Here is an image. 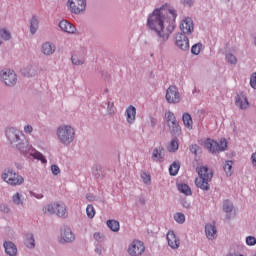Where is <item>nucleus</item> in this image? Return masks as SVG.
I'll list each match as a JSON object with an SVG mask.
<instances>
[{
    "label": "nucleus",
    "instance_id": "obj_35",
    "mask_svg": "<svg viewBox=\"0 0 256 256\" xmlns=\"http://www.w3.org/2000/svg\"><path fill=\"white\" fill-rule=\"evenodd\" d=\"M179 169H181V164H179V162H174L169 168L170 175H177V173H179Z\"/></svg>",
    "mask_w": 256,
    "mask_h": 256
},
{
    "label": "nucleus",
    "instance_id": "obj_25",
    "mask_svg": "<svg viewBox=\"0 0 256 256\" xmlns=\"http://www.w3.org/2000/svg\"><path fill=\"white\" fill-rule=\"evenodd\" d=\"M182 121H183L184 127H186V129H188V131H192V129H193V118L191 117V114L184 113L182 115Z\"/></svg>",
    "mask_w": 256,
    "mask_h": 256
},
{
    "label": "nucleus",
    "instance_id": "obj_26",
    "mask_svg": "<svg viewBox=\"0 0 256 256\" xmlns=\"http://www.w3.org/2000/svg\"><path fill=\"white\" fill-rule=\"evenodd\" d=\"M39 31V17L38 16H32L30 19V33L31 35H35Z\"/></svg>",
    "mask_w": 256,
    "mask_h": 256
},
{
    "label": "nucleus",
    "instance_id": "obj_21",
    "mask_svg": "<svg viewBox=\"0 0 256 256\" xmlns=\"http://www.w3.org/2000/svg\"><path fill=\"white\" fill-rule=\"evenodd\" d=\"M205 234L207 239L211 241H213V239H217V227H215V223L206 224Z\"/></svg>",
    "mask_w": 256,
    "mask_h": 256
},
{
    "label": "nucleus",
    "instance_id": "obj_19",
    "mask_svg": "<svg viewBox=\"0 0 256 256\" xmlns=\"http://www.w3.org/2000/svg\"><path fill=\"white\" fill-rule=\"evenodd\" d=\"M235 105L244 111L249 109V99L247 98V95L243 93L238 94L235 98Z\"/></svg>",
    "mask_w": 256,
    "mask_h": 256
},
{
    "label": "nucleus",
    "instance_id": "obj_41",
    "mask_svg": "<svg viewBox=\"0 0 256 256\" xmlns=\"http://www.w3.org/2000/svg\"><path fill=\"white\" fill-rule=\"evenodd\" d=\"M140 177L145 185H151V175L149 173L142 172Z\"/></svg>",
    "mask_w": 256,
    "mask_h": 256
},
{
    "label": "nucleus",
    "instance_id": "obj_8",
    "mask_svg": "<svg viewBox=\"0 0 256 256\" xmlns=\"http://www.w3.org/2000/svg\"><path fill=\"white\" fill-rule=\"evenodd\" d=\"M66 7L73 15H81L87 10V0H67Z\"/></svg>",
    "mask_w": 256,
    "mask_h": 256
},
{
    "label": "nucleus",
    "instance_id": "obj_3",
    "mask_svg": "<svg viewBox=\"0 0 256 256\" xmlns=\"http://www.w3.org/2000/svg\"><path fill=\"white\" fill-rule=\"evenodd\" d=\"M77 138V132L75 127L70 124H62L56 128V139L60 145L64 147H70L75 143Z\"/></svg>",
    "mask_w": 256,
    "mask_h": 256
},
{
    "label": "nucleus",
    "instance_id": "obj_39",
    "mask_svg": "<svg viewBox=\"0 0 256 256\" xmlns=\"http://www.w3.org/2000/svg\"><path fill=\"white\" fill-rule=\"evenodd\" d=\"M223 211L225 213H231L233 211V203L229 200L223 202Z\"/></svg>",
    "mask_w": 256,
    "mask_h": 256
},
{
    "label": "nucleus",
    "instance_id": "obj_43",
    "mask_svg": "<svg viewBox=\"0 0 256 256\" xmlns=\"http://www.w3.org/2000/svg\"><path fill=\"white\" fill-rule=\"evenodd\" d=\"M93 238L95 241H97V243H103V241H105V234L101 232H95L93 234Z\"/></svg>",
    "mask_w": 256,
    "mask_h": 256
},
{
    "label": "nucleus",
    "instance_id": "obj_38",
    "mask_svg": "<svg viewBox=\"0 0 256 256\" xmlns=\"http://www.w3.org/2000/svg\"><path fill=\"white\" fill-rule=\"evenodd\" d=\"M225 59L230 65H237V57L233 53H226Z\"/></svg>",
    "mask_w": 256,
    "mask_h": 256
},
{
    "label": "nucleus",
    "instance_id": "obj_7",
    "mask_svg": "<svg viewBox=\"0 0 256 256\" xmlns=\"http://www.w3.org/2000/svg\"><path fill=\"white\" fill-rule=\"evenodd\" d=\"M203 146L210 151V153H221L227 151V139L221 138L219 142L207 138L203 141Z\"/></svg>",
    "mask_w": 256,
    "mask_h": 256
},
{
    "label": "nucleus",
    "instance_id": "obj_24",
    "mask_svg": "<svg viewBox=\"0 0 256 256\" xmlns=\"http://www.w3.org/2000/svg\"><path fill=\"white\" fill-rule=\"evenodd\" d=\"M12 203L16 207H25V196L21 192H16L12 195Z\"/></svg>",
    "mask_w": 256,
    "mask_h": 256
},
{
    "label": "nucleus",
    "instance_id": "obj_1",
    "mask_svg": "<svg viewBox=\"0 0 256 256\" xmlns=\"http://www.w3.org/2000/svg\"><path fill=\"white\" fill-rule=\"evenodd\" d=\"M177 11L169 5L164 4L148 16L147 27L155 31L162 41H168L171 33L175 31Z\"/></svg>",
    "mask_w": 256,
    "mask_h": 256
},
{
    "label": "nucleus",
    "instance_id": "obj_34",
    "mask_svg": "<svg viewBox=\"0 0 256 256\" xmlns=\"http://www.w3.org/2000/svg\"><path fill=\"white\" fill-rule=\"evenodd\" d=\"M0 38L2 41H11V31H9L7 28H1Z\"/></svg>",
    "mask_w": 256,
    "mask_h": 256
},
{
    "label": "nucleus",
    "instance_id": "obj_16",
    "mask_svg": "<svg viewBox=\"0 0 256 256\" xmlns=\"http://www.w3.org/2000/svg\"><path fill=\"white\" fill-rule=\"evenodd\" d=\"M167 243L171 249H179L181 245V239L178 238L177 234L173 230H169L166 235Z\"/></svg>",
    "mask_w": 256,
    "mask_h": 256
},
{
    "label": "nucleus",
    "instance_id": "obj_37",
    "mask_svg": "<svg viewBox=\"0 0 256 256\" xmlns=\"http://www.w3.org/2000/svg\"><path fill=\"white\" fill-rule=\"evenodd\" d=\"M203 51V44L202 43H197L194 44L191 48V53L192 55H199Z\"/></svg>",
    "mask_w": 256,
    "mask_h": 256
},
{
    "label": "nucleus",
    "instance_id": "obj_6",
    "mask_svg": "<svg viewBox=\"0 0 256 256\" xmlns=\"http://www.w3.org/2000/svg\"><path fill=\"white\" fill-rule=\"evenodd\" d=\"M164 119L166 121V125L171 133L172 137H181L183 131L181 130V125H179V121H177V117L171 111H166L164 115Z\"/></svg>",
    "mask_w": 256,
    "mask_h": 256
},
{
    "label": "nucleus",
    "instance_id": "obj_20",
    "mask_svg": "<svg viewBox=\"0 0 256 256\" xmlns=\"http://www.w3.org/2000/svg\"><path fill=\"white\" fill-rule=\"evenodd\" d=\"M163 159H165V150L163 147L154 148L152 151V161L162 163Z\"/></svg>",
    "mask_w": 256,
    "mask_h": 256
},
{
    "label": "nucleus",
    "instance_id": "obj_54",
    "mask_svg": "<svg viewBox=\"0 0 256 256\" xmlns=\"http://www.w3.org/2000/svg\"><path fill=\"white\" fill-rule=\"evenodd\" d=\"M0 45H3V40L1 37H0Z\"/></svg>",
    "mask_w": 256,
    "mask_h": 256
},
{
    "label": "nucleus",
    "instance_id": "obj_52",
    "mask_svg": "<svg viewBox=\"0 0 256 256\" xmlns=\"http://www.w3.org/2000/svg\"><path fill=\"white\" fill-rule=\"evenodd\" d=\"M251 161H252L253 167H256V152H254V153L251 155Z\"/></svg>",
    "mask_w": 256,
    "mask_h": 256
},
{
    "label": "nucleus",
    "instance_id": "obj_18",
    "mask_svg": "<svg viewBox=\"0 0 256 256\" xmlns=\"http://www.w3.org/2000/svg\"><path fill=\"white\" fill-rule=\"evenodd\" d=\"M41 53L45 55V57H51V55L55 54V51H57V46H55L52 42H44L41 45Z\"/></svg>",
    "mask_w": 256,
    "mask_h": 256
},
{
    "label": "nucleus",
    "instance_id": "obj_50",
    "mask_svg": "<svg viewBox=\"0 0 256 256\" xmlns=\"http://www.w3.org/2000/svg\"><path fill=\"white\" fill-rule=\"evenodd\" d=\"M31 197H34L35 199H43V194L36 193V192H30Z\"/></svg>",
    "mask_w": 256,
    "mask_h": 256
},
{
    "label": "nucleus",
    "instance_id": "obj_48",
    "mask_svg": "<svg viewBox=\"0 0 256 256\" xmlns=\"http://www.w3.org/2000/svg\"><path fill=\"white\" fill-rule=\"evenodd\" d=\"M191 153H194V155H197V151H199V146L197 144H193L190 146Z\"/></svg>",
    "mask_w": 256,
    "mask_h": 256
},
{
    "label": "nucleus",
    "instance_id": "obj_27",
    "mask_svg": "<svg viewBox=\"0 0 256 256\" xmlns=\"http://www.w3.org/2000/svg\"><path fill=\"white\" fill-rule=\"evenodd\" d=\"M24 245L28 249H35V237L33 236V234L28 233L24 236Z\"/></svg>",
    "mask_w": 256,
    "mask_h": 256
},
{
    "label": "nucleus",
    "instance_id": "obj_12",
    "mask_svg": "<svg viewBox=\"0 0 256 256\" xmlns=\"http://www.w3.org/2000/svg\"><path fill=\"white\" fill-rule=\"evenodd\" d=\"M74 240L75 233H73V230L69 226H64L60 229V243H73Z\"/></svg>",
    "mask_w": 256,
    "mask_h": 256
},
{
    "label": "nucleus",
    "instance_id": "obj_53",
    "mask_svg": "<svg viewBox=\"0 0 256 256\" xmlns=\"http://www.w3.org/2000/svg\"><path fill=\"white\" fill-rule=\"evenodd\" d=\"M86 199L90 201V203H92L93 201H95V196H93L92 194H87Z\"/></svg>",
    "mask_w": 256,
    "mask_h": 256
},
{
    "label": "nucleus",
    "instance_id": "obj_36",
    "mask_svg": "<svg viewBox=\"0 0 256 256\" xmlns=\"http://www.w3.org/2000/svg\"><path fill=\"white\" fill-rule=\"evenodd\" d=\"M173 219L179 225H183V223H185V214H183L181 212H177L174 214Z\"/></svg>",
    "mask_w": 256,
    "mask_h": 256
},
{
    "label": "nucleus",
    "instance_id": "obj_51",
    "mask_svg": "<svg viewBox=\"0 0 256 256\" xmlns=\"http://www.w3.org/2000/svg\"><path fill=\"white\" fill-rule=\"evenodd\" d=\"M182 4H184L187 7H191L193 5L194 0H180Z\"/></svg>",
    "mask_w": 256,
    "mask_h": 256
},
{
    "label": "nucleus",
    "instance_id": "obj_15",
    "mask_svg": "<svg viewBox=\"0 0 256 256\" xmlns=\"http://www.w3.org/2000/svg\"><path fill=\"white\" fill-rule=\"evenodd\" d=\"M124 117L128 125H134L137 121V108L133 105L128 106L124 112Z\"/></svg>",
    "mask_w": 256,
    "mask_h": 256
},
{
    "label": "nucleus",
    "instance_id": "obj_4",
    "mask_svg": "<svg viewBox=\"0 0 256 256\" xmlns=\"http://www.w3.org/2000/svg\"><path fill=\"white\" fill-rule=\"evenodd\" d=\"M198 177L195 180V185L202 191H209V182L213 179V171L207 166H199L196 168Z\"/></svg>",
    "mask_w": 256,
    "mask_h": 256
},
{
    "label": "nucleus",
    "instance_id": "obj_28",
    "mask_svg": "<svg viewBox=\"0 0 256 256\" xmlns=\"http://www.w3.org/2000/svg\"><path fill=\"white\" fill-rule=\"evenodd\" d=\"M71 62L76 66L85 65V56L79 53H74L71 57Z\"/></svg>",
    "mask_w": 256,
    "mask_h": 256
},
{
    "label": "nucleus",
    "instance_id": "obj_13",
    "mask_svg": "<svg viewBox=\"0 0 256 256\" xmlns=\"http://www.w3.org/2000/svg\"><path fill=\"white\" fill-rule=\"evenodd\" d=\"M180 30L184 35H191L195 31V24L191 17H185L180 22Z\"/></svg>",
    "mask_w": 256,
    "mask_h": 256
},
{
    "label": "nucleus",
    "instance_id": "obj_31",
    "mask_svg": "<svg viewBox=\"0 0 256 256\" xmlns=\"http://www.w3.org/2000/svg\"><path fill=\"white\" fill-rule=\"evenodd\" d=\"M177 189L180 193H183V195L189 196L192 195L191 187L189 185L180 183L177 185Z\"/></svg>",
    "mask_w": 256,
    "mask_h": 256
},
{
    "label": "nucleus",
    "instance_id": "obj_30",
    "mask_svg": "<svg viewBox=\"0 0 256 256\" xmlns=\"http://www.w3.org/2000/svg\"><path fill=\"white\" fill-rule=\"evenodd\" d=\"M106 224L108 229H110V231H113L114 233H119V229H121V225L119 224V221L108 220Z\"/></svg>",
    "mask_w": 256,
    "mask_h": 256
},
{
    "label": "nucleus",
    "instance_id": "obj_44",
    "mask_svg": "<svg viewBox=\"0 0 256 256\" xmlns=\"http://www.w3.org/2000/svg\"><path fill=\"white\" fill-rule=\"evenodd\" d=\"M246 245H248L249 247H253V245H256L255 236H247L246 237Z\"/></svg>",
    "mask_w": 256,
    "mask_h": 256
},
{
    "label": "nucleus",
    "instance_id": "obj_55",
    "mask_svg": "<svg viewBox=\"0 0 256 256\" xmlns=\"http://www.w3.org/2000/svg\"><path fill=\"white\" fill-rule=\"evenodd\" d=\"M17 169H21L19 166H17Z\"/></svg>",
    "mask_w": 256,
    "mask_h": 256
},
{
    "label": "nucleus",
    "instance_id": "obj_23",
    "mask_svg": "<svg viewBox=\"0 0 256 256\" xmlns=\"http://www.w3.org/2000/svg\"><path fill=\"white\" fill-rule=\"evenodd\" d=\"M3 247L5 249L6 255L17 256V245L11 241H4Z\"/></svg>",
    "mask_w": 256,
    "mask_h": 256
},
{
    "label": "nucleus",
    "instance_id": "obj_22",
    "mask_svg": "<svg viewBox=\"0 0 256 256\" xmlns=\"http://www.w3.org/2000/svg\"><path fill=\"white\" fill-rule=\"evenodd\" d=\"M57 217H61L62 219L67 218L68 212H67V206L63 202H56V208L55 213Z\"/></svg>",
    "mask_w": 256,
    "mask_h": 256
},
{
    "label": "nucleus",
    "instance_id": "obj_42",
    "mask_svg": "<svg viewBox=\"0 0 256 256\" xmlns=\"http://www.w3.org/2000/svg\"><path fill=\"white\" fill-rule=\"evenodd\" d=\"M115 111H117V109L115 108V104L112 101H108L107 102L108 115H115Z\"/></svg>",
    "mask_w": 256,
    "mask_h": 256
},
{
    "label": "nucleus",
    "instance_id": "obj_17",
    "mask_svg": "<svg viewBox=\"0 0 256 256\" xmlns=\"http://www.w3.org/2000/svg\"><path fill=\"white\" fill-rule=\"evenodd\" d=\"M58 27L64 33H68V35H75L77 33V27L73 25V23L69 22L68 20H61L58 24Z\"/></svg>",
    "mask_w": 256,
    "mask_h": 256
},
{
    "label": "nucleus",
    "instance_id": "obj_46",
    "mask_svg": "<svg viewBox=\"0 0 256 256\" xmlns=\"http://www.w3.org/2000/svg\"><path fill=\"white\" fill-rule=\"evenodd\" d=\"M51 171H52V174L57 176V175H60L61 174V168H59V166L53 164L51 166Z\"/></svg>",
    "mask_w": 256,
    "mask_h": 256
},
{
    "label": "nucleus",
    "instance_id": "obj_5",
    "mask_svg": "<svg viewBox=\"0 0 256 256\" xmlns=\"http://www.w3.org/2000/svg\"><path fill=\"white\" fill-rule=\"evenodd\" d=\"M1 179L11 187H19L25 183V178L19 173H16L13 168L4 169L1 174Z\"/></svg>",
    "mask_w": 256,
    "mask_h": 256
},
{
    "label": "nucleus",
    "instance_id": "obj_29",
    "mask_svg": "<svg viewBox=\"0 0 256 256\" xmlns=\"http://www.w3.org/2000/svg\"><path fill=\"white\" fill-rule=\"evenodd\" d=\"M56 202L46 204L42 208V213L44 215H55Z\"/></svg>",
    "mask_w": 256,
    "mask_h": 256
},
{
    "label": "nucleus",
    "instance_id": "obj_32",
    "mask_svg": "<svg viewBox=\"0 0 256 256\" xmlns=\"http://www.w3.org/2000/svg\"><path fill=\"white\" fill-rule=\"evenodd\" d=\"M175 138L171 140L170 144L168 145V151L170 153H175L179 149V139L177 137L179 136H174Z\"/></svg>",
    "mask_w": 256,
    "mask_h": 256
},
{
    "label": "nucleus",
    "instance_id": "obj_47",
    "mask_svg": "<svg viewBox=\"0 0 256 256\" xmlns=\"http://www.w3.org/2000/svg\"><path fill=\"white\" fill-rule=\"evenodd\" d=\"M0 211L2 213H11V208L7 204H0Z\"/></svg>",
    "mask_w": 256,
    "mask_h": 256
},
{
    "label": "nucleus",
    "instance_id": "obj_45",
    "mask_svg": "<svg viewBox=\"0 0 256 256\" xmlns=\"http://www.w3.org/2000/svg\"><path fill=\"white\" fill-rule=\"evenodd\" d=\"M250 86L256 90V72H253L250 76Z\"/></svg>",
    "mask_w": 256,
    "mask_h": 256
},
{
    "label": "nucleus",
    "instance_id": "obj_33",
    "mask_svg": "<svg viewBox=\"0 0 256 256\" xmlns=\"http://www.w3.org/2000/svg\"><path fill=\"white\" fill-rule=\"evenodd\" d=\"M223 169L227 175V177H231L233 175V161L228 160L225 162Z\"/></svg>",
    "mask_w": 256,
    "mask_h": 256
},
{
    "label": "nucleus",
    "instance_id": "obj_40",
    "mask_svg": "<svg viewBox=\"0 0 256 256\" xmlns=\"http://www.w3.org/2000/svg\"><path fill=\"white\" fill-rule=\"evenodd\" d=\"M86 214H87L88 219H93L96 215L95 207H93V205L89 204L86 207Z\"/></svg>",
    "mask_w": 256,
    "mask_h": 256
},
{
    "label": "nucleus",
    "instance_id": "obj_9",
    "mask_svg": "<svg viewBox=\"0 0 256 256\" xmlns=\"http://www.w3.org/2000/svg\"><path fill=\"white\" fill-rule=\"evenodd\" d=\"M127 252L130 256H143V253H145V243L139 239H134L128 245Z\"/></svg>",
    "mask_w": 256,
    "mask_h": 256
},
{
    "label": "nucleus",
    "instance_id": "obj_2",
    "mask_svg": "<svg viewBox=\"0 0 256 256\" xmlns=\"http://www.w3.org/2000/svg\"><path fill=\"white\" fill-rule=\"evenodd\" d=\"M6 137L11 145H16L18 151L25 155V157H33L37 161H40L43 165L47 164V158L43 156V153L37 151V149L33 148L29 142H21V137H23V133L19 131L17 128H8L6 130Z\"/></svg>",
    "mask_w": 256,
    "mask_h": 256
},
{
    "label": "nucleus",
    "instance_id": "obj_49",
    "mask_svg": "<svg viewBox=\"0 0 256 256\" xmlns=\"http://www.w3.org/2000/svg\"><path fill=\"white\" fill-rule=\"evenodd\" d=\"M24 133H27V134L33 133V126L31 125L24 126Z\"/></svg>",
    "mask_w": 256,
    "mask_h": 256
},
{
    "label": "nucleus",
    "instance_id": "obj_11",
    "mask_svg": "<svg viewBox=\"0 0 256 256\" xmlns=\"http://www.w3.org/2000/svg\"><path fill=\"white\" fill-rule=\"evenodd\" d=\"M166 101L172 105L181 103V93H179V88H177V86H169L166 90Z\"/></svg>",
    "mask_w": 256,
    "mask_h": 256
},
{
    "label": "nucleus",
    "instance_id": "obj_10",
    "mask_svg": "<svg viewBox=\"0 0 256 256\" xmlns=\"http://www.w3.org/2000/svg\"><path fill=\"white\" fill-rule=\"evenodd\" d=\"M0 80H2L7 87H14V85H17V74L11 69H4L0 71Z\"/></svg>",
    "mask_w": 256,
    "mask_h": 256
},
{
    "label": "nucleus",
    "instance_id": "obj_14",
    "mask_svg": "<svg viewBox=\"0 0 256 256\" xmlns=\"http://www.w3.org/2000/svg\"><path fill=\"white\" fill-rule=\"evenodd\" d=\"M175 45L181 51H189V38L187 34L177 33L175 35Z\"/></svg>",
    "mask_w": 256,
    "mask_h": 256
}]
</instances>
